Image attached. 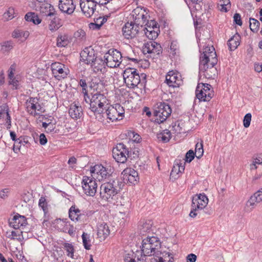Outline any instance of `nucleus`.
<instances>
[{
	"label": "nucleus",
	"mask_w": 262,
	"mask_h": 262,
	"mask_svg": "<svg viewBox=\"0 0 262 262\" xmlns=\"http://www.w3.org/2000/svg\"><path fill=\"white\" fill-rule=\"evenodd\" d=\"M122 174H123V179L128 181V183L135 184L139 180L138 173L137 171L132 168L125 169Z\"/></svg>",
	"instance_id": "nucleus-20"
},
{
	"label": "nucleus",
	"mask_w": 262,
	"mask_h": 262,
	"mask_svg": "<svg viewBox=\"0 0 262 262\" xmlns=\"http://www.w3.org/2000/svg\"><path fill=\"white\" fill-rule=\"evenodd\" d=\"M149 241H142V252L144 256L154 255V248H151V243H149Z\"/></svg>",
	"instance_id": "nucleus-33"
},
{
	"label": "nucleus",
	"mask_w": 262,
	"mask_h": 262,
	"mask_svg": "<svg viewBox=\"0 0 262 262\" xmlns=\"http://www.w3.org/2000/svg\"><path fill=\"white\" fill-rule=\"evenodd\" d=\"M124 184L117 178H111L102 183L100 188V198L109 203L115 204L117 194L120 192Z\"/></svg>",
	"instance_id": "nucleus-1"
},
{
	"label": "nucleus",
	"mask_w": 262,
	"mask_h": 262,
	"mask_svg": "<svg viewBox=\"0 0 262 262\" xmlns=\"http://www.w3.org/2000/svg\"><path fill=\"white\" fill-rule=\"evenodd\" d=\"M128 135L130 137V138H132V140L136 143L140 142V140L141 139V138L138 135V134H136L134 132H130L128 133Z\"/></svg>",
	"instance_id": "nucleus-55"
},
{
	"label": "nucleus",
	"mask_w": 262,
	"mask_h": 262,
	"mask_svg": "<svg viewBox=\"0 0 262 262\" xmlns=\"http://www.w3.org/2000/svg\"><path fill=\"white\" fill-rule=\"evenodd\" d=\"M18 81L16 79L15 77L12 78L11 79H9V84L12 85L14 89H17L18 88Z\"/></svg>",
	"instance_id": "nucleus-62"
},
{
	"label": "nucleus",
	"mask_w": 262,
	"mask_h": 262,
	"mask_svg": "<svg viewBox=\"0 0 262 262\" xmlns=\"http://www.w3.org/2000/svg\"><path fill=\"white\" fill-rule=\"evenodd\" d=\"M16 16L14 8L13 7L8 8L7 11L3 15V17L6 20H11Z\"/></svg>",
	"instance_id": "nucleus-41"
},
{
	"label": "nucleus",
	"mask_w": 262,
	"mask_h": 262,
	"mask_svg": "<svg viewBox=\"0 0 262 262\" xmlns=\"http://www.w3.org/2000/svg\"><path fill=\"white\" fill-rule=\"evenodd\" d=\"M102 115L112 122L120 120L124 117V110L120 104L108 105Z\"/></svg>",
	"instance_id": "nucleus-4"
},
{
	"label": "nucleus",
	"mask_w": 262,
	"mask_h": 262,
	"mask_svg": "<svg viewBox=\"0 0 262 262\" xmlns=\"http://www.w3.org/2000/svg\"><path fill=\"white\" fill-rule=\"evenodd\" d=\"M250 28L253 32H257L260 23L256 19L250 18Z\"/></svg>",
	"instance_id": "nucleus-43"
},
{
	"label": "nucleus",
	"mask_w": 262,
	"mask_h": 262,
	"mask_svg": "<svg viewBox=\"0 0 262 262\" xmlns=\"http://www.w3.org/2000/svg\"><path fill=\"white\" fill-rule=\"evenodd\" d=\"M158 139L164 143L168 142L171 138L170 131L168 129H165L160 134L157 135Z\"/></svg>",
	"instance_id": "nucleus-38"
},
{
	"label": "nucleus",
	"mask_w": 262,
	"mask_h": 262,
	"mask_svg": "<svg viewBox=\"0 0 262 262\" xmlns=\"http://www.w3.org/2000/svg\"><path fill=\"white\" fill-rule=\"evenodd\" d=\"M124 82L128 88H135L142 82L145 81L146 74L142 73L141 75L137 72L135 69L127 68L125 70L123 74Z\"/></svg>",
	"instance_id": "nucleus-3"
},
{
	"label": "nucleus",
	"mask_w": 262,
	"mask_h": 262,
	"mask_svg": "<svg viewBox=\"0 0 262 262\" xmlns=\"http://www.w3.org/2000/svg\"><path fill=\"white\" fill-rule=\"evenodd\" d=\"M63 249L66 251L67 253V256L73 258L74 249L73 246L71 244L64 243L63 244Z\"/></svg>",
	"instance_id": "nucleus-42"
},
{
	"label": "nucleus",
	"mask_w": 262,
	"mask_h": 262,
	"mask_svg": "<svg viewBox=\"0 0 262 262\" xmlns=\"http://www.w3.org/2000/svg\"><path fill=\"white\" fill-rule=\"evenodd\" d=\"M153 225L152 221L150 220H141L139 223L138 228L140 229H150Z\"/></svg>",
	"instance_id": "nucleus-39"
},
{
	"label": "nucleus",
	"mask_w": 262,
	"mask_h": 262,
	"mask_svg": "<svg viewBox=\"0 0 262 262\" xmlns=\"http://www.w3.org/2000/svg\"><path fill=\"white\" fill-rule=\"evenodd\" d=\"M9 225L14 229L24 228L27 225V219L25 216L19 214L15 215L13 219L9 221Z\"/></svg>",
	"instance_id": "nucleus-22"
},
{
	"label": "nucleus",
	"mask_w": 262,
	"mask_h": 262,
	"mask_svg": "<svg viewBox=\"0 0 262 262\" xmlns=\"http://www.w3.org/2000/svg\"><path fill=\"white\" fill-rule=\"evenodd\" d=\"M9 109L7 104L1 106L0 117L5 119V126L7 129L11 126V116L9 113Z\"/></svg>",
	"instance_id": "nucleus-26"
},
{
	"label": "nucleus",
	"mask_w": 262,
	"mask_h": 262,
	"mask_svg": "<svg viewBox=\"0 0 262 262\" xmlns=\"http://www.w3.org/2000/svg\"><path fill=\"white\" fill-rule=\"evenodd\" d=\"M55 124H53L51 122H50L49 127L47 128L46 132L47 133H55L56 131L55 130Z\"/></svg>",
	"instance_id": "nucleus-61"
},
{
	"label": "nucleus",
	"mask_w": 262,
	"mask_h": 262,
	"mask_svg": "<svg viewBox=\"0 0 262 262\" xmlns=\"http://www.w3.org/2000/svg\"><path fill=\"white\" fill-rule=\"evenodd\" d=\"M141 28L140 26L134 22H127L122 28L123 35L126 39L134 38L139 33Z\"/></svg>",
	"instance_id": "nucleus-12"
},
{
	"label": "nucleus",
	"mask_w": 262,
	"mask_h": 262,
	"mask_svg": "<svg viewBox=\"0 0 262 262\" xmlns=\"http://www.w3.org/2000/svg\"><path fill=\"white\" fill-rule=\"evenodd\" d=\"M184 169L185 167L184 165H183V163H179L178 162H176L172 169V172H176L177 174H178L179 173H182L183 172H184Z\"/></svg>",
	"instance_id": "nucleus-46"
},
{
	"label": "nucleus",
	"mask_w": 262,
	"mask_h": 262,
	"mask_svg": "<svg viewBox=\"0 0 262 262\" xmlns=\"http://www.w3.org/2000/svg\"><path fill=\"white\" fill-rule=\"evenodd\" d=\"M25 19L26 21L32 22L35 25H38L41 22V19L35 12H28L25 16Z\"/></svg>",
	"instance_id": "nucleus-34"
},
{
	"label": "nucleus",
	"mask_w": 262,
	"mask_h": 262,
	"mask_svg": "<svg viewBox=\"0 0 262 262\" xmlns=\"http://www.w3.org/2000/svg\"><path fill=\"white\" fill-rule=\"evenodd\" d=\"M133 253L132 254H127L125 255L124 257L125 262H136L135 258L133 257Z\"/></svg>",
	"instance_id": "nucleus-64"
},
{
	"label": "nucleus",
	"mask_w": 262,
	"mask_h": 262,
	"mask_svg": "<svg viewBox=\"0 0 262 262\" xmlns=\"http://www.w3.org/2000/svg\"><path fill=\"white\" fill-rule=\"evenodd\" d=\"M122 55L117 50L110 49L104 56V61L107 67L116 68L119 66L121 62Z\"/></svg>",
	"instance_id": "nucleus-8"
},
{
	"label": "nucleus",
	"mask_w": 262,
	"mask_h": 262,
	"mask_svg": "<svg viewBox=\"0 0 262 262\" xmlns=\"http://www.w3.org/2000/svg\"><path fill=\"white\" fill-rule=\"evenodd\" d=\"M81 61L88 64H91L97 58L95 51L91 47L85 48L80 53Z\"/></svg>",
	"instance_id": "nucleus-16"
},
{
	"label": "nucleus",
	"mask_w": 262,
	"mask_h": 262,
	"mask_svg": "<svg viewBox=\"0 0 262 262\" xmlns=\"http://www.w3.org/2000/svg\"><path fill=\"white\" fill-rule=\"evenodd\" d=\"M208 203L207 196L204 193L200 194L193 196L191 207L198 209L205 210L204 208L206 207Z\"/></svg>",
	"instance_id": "nucleus-14"
},
{
	"label": "nucleus",
	"mask_w": 262,
	"mask_h": 262,
	"mask_svg": "<svg viewBox=\"0 0 262 262\" xmlns=\"http://www.w3.org/2000/svg\"><path fill=\"white\" fill-rule=\"evenodd\" d=\"M92 173L97 174V178L100 181L105 179L111 175V169L109 170L102 165H96L91 170Z\"/></svg>",
	"instance_id": "nucleus-18"
},
{
	"label": "nucleus",
	"mask_w": 262,
	"mask_h": 262,
	"mask_svg": "<svg viewBox=\"0 0 262 262\" xmlns=\"http://www.w3.org/2000/svg\"><path fill=\"white\" fill-rule=\"evenodd\" d=\"M195 155L198 159L201 158L204 153L202 143H197L195 145Z\"/></svg>",
	"instance_id": "nucleus-44"
},
{
	"label": "nucleus",
	"mask_w": 262,
	"mask_h": 262,
	"mask_svg": "<svg viewBox=\"0 0 262 262\" xmlns=\"http://www.w3.org/2000/svg\"><path fill=\"white\" fill-rule=\"evenodd\" d=\"M82 187L86 195L93 196L97 191V184L94 178L84 176L82 181Z\"/></svg>",
	"instance_id": "nucleus-10"
},
{
	"label": "nucleus",
	"mask_w": 262,
	"mask_h": 262,
	"mask_svg": "<svg viewBox=\"0 0 262 262\" xmlns=\"http://www.w3.org/2000/svg\"><path fill=\"white\" fill-rule=\"evenodd\" d=\"M233 19L234 22L236 24L239 26L242 25V21L241 20V15L239 13H236L235 14H234Z\"/></svg>",
	"instance_id": "nucleus-59"
},
{
	"label": "nucleus",
	"mask_w": 262,
	"mask_h": 262,
	"mask_svg": "<svg viewBox=\"0 0 262 262\" xmlns=\"http://www.w3.org/2000/svg\"><path fill=\"white\" fill-rule=\"evenodd\" d=\"M87 236L88 235L85 234L84 232H83L82 235V242L83 246L85 249L90 250L91 248V245L90 243V241L88 239L89 237Z\"/></svg>",
	"instance_id": "nucleus-51"
},
{
	"label": "nucleus",
	"mask_w": 262,
	"mask_h": 262,
	"mask_svg": "<svg viewBox=\"0 0 262 262\" xmlns=\"http://www.w3.org/2000/svg\"><path fill=\"white\" fill-rule=\"evenodd\" d=\"M27 109L28 112L32 115L35 116L36 113V108H37V104H27Z\"/></svg>",
	"instance_id": "nucleus-52"
},
{
	"label": "nucleus",
	"mask_w": 262,
	"mask_h": 262,
	"mask_svg": "<svg viewBox=\"0 0 262 262\" xmlns=\"http://www.w3.org/2000/svg\"><path fill=\"white\" fill-rule=\"evenodd\" d=\"M12 36L14 38H24L26 39L29 36V32L27 31L15 30L12 33Z\"/></svg>",
	"instance_id": "nucleus-40"
},
{
	"label": "nucleus",
	"mask_w": 262,
	"mask_h": 262,
	"mask_svg": "<svg viewBox=\"0 0 262 262\" xmlns=\"http://www.w3.org/2000/svg\"><path fill=\"white\" fill-rule=\"evenodd\" d=\"M132 15L134 19V23L143 27L144 24L148 20L147 19V15L145 12L141 8H137L132 12Z\"/></svg>",
	"instance_id": "nucleus-15"
},
{
	"label": "nucleus",
	"mask_w": 262,
	"mask_h": 262,
	"mask_svg": "<svg viewBox=\"0 0 262 262\" xmlns=\"http://www.w3.org/2000/svg\"><path fill=\"white\" fill-rule=\"evenodd\" d=\"M159 31H155L153 30V31H144L143 33L145 34L146 37L150 40H154L158 36Z\"/></svg>",
	"instance_id": "nucleus-48"
},
{
	"label": "nucleus",
	"mask_w": 262,
	"mask_h": 262,
	"mask_svg": "<svg viewBox=\"0 0 262 262\" xmlns=\"http://www.w3.org/2000/svg\"><path fill=\"white\" fill-rule=\"evenodd\" d=\"M107 102L104 104H100L96 105V111L94 109H90L93 112L96 116V118L100 122H103L104 121V116H103V113L105 108L108 105Z\"/></svg>",
	"instance_id": "nucleus-27"
},
{
	"label": "nucleus",
	"mask_w": 262,
	"mask_h": 262,
	"mask_svg": "<svg viewBox=\"0 0 262 262\" xmlns=\"http://www.w3.org/2000/svg\"><path fill=\"white\" fill-rule=\"evenodd\" d=\"M251 120V114L250 113L247 114L243 120V124L245 127L247 128L250 126Z\"/></svg>",
	"instance_id": "nucleus-54"
},
{
	"label": "nucleus",
	"mask_w": 262,
	"mask_h": 262,
	"mask_svg": "<svg viewBox=\"0 0 262 262\" xmlns=\"http://www.w3.org/2000/svg\"><path fill=\"white\" fill-rule=\"evenodd\" d=\"M177 78L176 74L173 73L172 71L169 72L166 76L165 81L169 86L177 87L179 85L177 81Z\"/></svg>",
	"instance_id": "nucleus-32"
},
{
	"label": "nucleus",
	"mask_w": 262,
	"mask_h": 262,
	"mask_svg": "<svg viewBox=\"0 0 262 262\" xmlns=\"http://www.w3.org/2000/svg\"><path fill=\"white\" fill-rule=\"evenodd\" d=\"M39 206L41 208L45 213L48 212V206L46 200L44 197H41L39 200Z\"/></svg>",
	"instance_id": "nucleus-50"
},
{
	"label": "nucleus",
	"mask_w": 262,
	"mask_h": 262,
	"mask_svg": "<svg viewBox=\"0 0 262 262\" xmlns=\"http://www.w3.org/2000/svg\"><path fill=\"white\" fill-rule=\"evenodd\" d=\"M143 52L144 54L156 53L157 55H160L162 53V48L159 43L150 41L145 43Z\"/></svg>",
	"instance_id": "nucleus-19"
},
{
	"label": "nucleus",
	"mask_w": 262,
	"mask_h": 262,
	"mask_svg": "<svg viewBox=\"0 0 262 262\" xmlns=\"http://www.w3.org/2000/svg\"><path fill=\"white\" fill-rule=\"evenodd\" d=\"M16 64H12L8 70V78L11 79L14 77V72L15 71Z\"/></svg>",
	"instance_id": "nucleus-56"
},
{
	"label": "nucleus",
	"mask_w": 262,
	"mask_h": 262,
	"mask_svg": "<svg viewBox=\"0 0 262 262\" xmlns=\"http://www.w3.org/2000/svg\"><path fill=\"white\" fill-rule=\"evenodd\" d=\"M151 262H173V255L169 252H160L159 255L151 259Z\"/></svg>",
	"instance_id": "nucleus-24"
},
{
	"label": "nucleus",
	"mask_w": 262,
	"mask_h": 262,
	"mask_svg": "<svg viewBox=\"0 0 262 262\" xmlns=\"http://www.w3.org/2000/svg\"><path fill=\"white\" fill-rule=\"evenodd\" d=\"M106 97L102 94L96 93L92 95L90 100V109H94L96 111V105L100 104H104L107 102Z\"/></svg>",
	"instance_id": "nucleus-23"
},
{
	"label": "nucleus",
	"mask_w": 262,
	"mask_h": 262,
	"mask_svg": "<svg viewBox=\"0 0 262 262\" xmlns=\"http://www.w3.org/2000/svg\"><path fill=\"white\" fill-rule=\"evenodd\" d=\"M74 35L76 38L82 39L85 36V33L83 30H79L75 33Z\"/></svg>",
	"instance_id": "nucleus-63"
},
{
	"label": "nucleus",
	"mask_w": 262,
	"mask_h": 262,
	"mask_svg": "<svg viewBox=\"0 0 262 262\" xmlns=\"http://www.w3.org/2000/svg\"><path fill=\"white\" fill-rule=\"evenodd\" d=\"M69 43L67 35H59L57 38V46L59 47H65Z\"/></svg>",
	"instance_id": "nucleus-37"
},
{
	"label": "nucleus",
	"mask_w": 262,
	"mask_h": 262,
	"mask_svg": "<svg viewBox=\"0 0 262 262\" xmlns=\"http://www.w3.org/2000/svg\"><path fill=\"white\" fill-rule=\"evenodd\" d=\"M23 231L22 230H12L11 232L7 231L6 235L8 238L21 240L24 239Z\"/></svg>",
	"instance_id": "nucleus-36"
},
{
	"label": "nucleus",
	"mask_w": 262,
	"mask_h": 262,
	"mask_svg": "<svg viewBox=\"0 0 262 262\" xmlns=\"http://www.w3.org/2000/svg\"><path fill=\"white\" fill-rule=\"evenodd\" d=\"M51 70L55 78L58 80L66 78L69 73V70L66 66L60 62L53 63Z\"/></svg>",
	"instance_id": "nucleus-11"
},
{
	"label": "nucleus",
	"mask_w": 262,
	"mask_h": 262,
	"mask_svg": "<svg viewBox=\"0 0 262 262\" xmlns=\"http://www.w3.org/2000/svg\"><path fill=\"white\" fill-rule=\"evenodd\" d=\"M241 36L237 33H235L228 41V46L231 51L235 50L239 45Z\"/></svg>",
	"instance_id": "nucleus-30"
},
{
	"label": "nucleus",
	"mask_w": 262,
	"mask_h": 262,
	"mask_svg": "<svg viewBox=\"0 0 262 262\" xmlns=\"http://www.w3.org/2000/svg\"><path fill=\"white\" fill-rule=\"evenodd\" d=\"M58 7L62 12L71 15L74 12L76 6L73 0H59Z\"/></svg>",
	"instance_id": "nucleus-21"
},
{
	"label": "nucleus",
	"mask_w": 262,
	"mask_h": 262,
	"mask_svg": "<svg viewBox=\"0 0 262 262\" xmlns=\"http://www.w3.org/2000/svg\"><path fill=\"white\" fill-rule=\"evenodd\" d=\"M217 59L214 48L206 46L203 48V53L200 57V70L207 72L208 69H211L217 63Z\"/></svg>",
	"instance_id": "nucleus-2"
},
{
	"label": "nucleus",
	"mask_w": 262,
	"mask_h": 262,
	"mask_svg": "<svg viewBox=\"0 0 262 262\" xmlns=\"http://www.w3.org/2000/svg\"><path fill=\"white\" fill-rule=\"evenodd\" d=\"M69 114L74 119L80 118L83 115L82 107L76 104H71L69 110Z\"/></svg>",
	"instance_id": "nucleus-29"
},
{
	"label": "nucleus",
	"mask_w": 262,
	"mask_h": 262,
	"mask_svg": "<svg viewBox=\"0 0 262 262\" xmlns=\"http://www.w3.org/2000/svg\"><path fill=\"white\" fill-rule=\"evenodd\" d=\"M159 241L155 242V243H151V248H154V256L156 257V255H159L160 252L158 250V248L159 246Z\"/></svg>",
	"instance_id": "nucleus-58"
},
{
	"label": "nucleus",
	"mask_w": 262,
	"mask_h": 262,
	"mask_svg": "<svg viewBox=\"0 0 262 262\" xmlns=\"http://www.w3.org/2000/svg\"><path fill=\"white\" fill-rule=\"evenodd\" d=\"M104 62H105L104 60L103 61L100 58H97L91 64L93 71L95 73H98L99 72H102L104 71L105 70Z\"/></svg>",
	"instance_id": "nucleus-31"
},
{
	"label": "nucleus",
	"mask_w": 262,
	"mask_h": 262,
	"mask_svg": "<svg viewBox=\"0 0 262 262\" xmlns=\"http://www.w3.org/2000/svg\"><path fill=\"white\" fill-rule=\"evenodd\" d=\"M179 53V47L176 42L172 41L170 47V54L171 57H174Z\"/></svg>",
	"instance_id": "nucleus-45"
},
{
	"label": "nucleus",
	"mask_w": 262,
	"mask_h": 262,
	"mask_svg": "<svg viewBox=\"0 0 262 262\" xmlns=\"http://www.w3.org/2000/svg\"><path fill=\"white\" fill-rule=\"evenodd\" d=\"M40 12L46 17V18L53 17L55 15H58L54 6L48 3L42 5L41 7Z\"/></svg>",
	"instance_id": "nucleus-28"
},
{
	"label": "nucleus",
	"mask_w": 262,
	"mask_h": 262,
	"mask_svg": "<svg viewBox=\"0 0 262 262\" xmlns=\"http://www.w3.org/2000/svg\"><path fill=\"white\" fill-rule=\"evenodd\" d=\"M191 210L189 213V215L191 217H195L197 215H199V217H201L203 213L206 211V210L198 209L194 207H191Z\"/></svg>",
	"instance_id": "nucleus-49"
},
{
	"label": "nucleus",
	"mask_w": 262,
	"mask_h": 262,
	"mask_svg": "<svg viewBox=\"0 0 262 262\" xmlns=\"http://www.w3.org/2000/svg\"><path fill=\"white\" fill-rule=\"evenodd\" d=\"M46 20L48 21L49 29L52 32H55L62 26L61 20L57 15L46 18Z\"/></svg>",
	"instance_id": "nucleus-25"
},
{
	"label": "nucleus",
	"mask_w": 262,
	"mask_h": 262,
	"mask_svg": "<svg viewBox=\"0 0 262 262\" xmlns=\"http://www.w3.org/2000/svg\"><path fill=\"white\" fill-rule=\"evenodd\" d=\"M169 105L165 102H158L155 105L154 115L156 117V122L158 123L164 122L171 114Z\"/></svg>",
	"instance_id": "nucleus-5"
},
{
	"label": "nucleus",
	"mask_w": 262,
	"mask_h": 262,
	"mask_svg": "<svg viewBox=\"0 0 262 262\" xmlns=\"http://www.w3.org/2000/svg\"><path fill=\"white\" fill-rule=\"evenodd\" d=\"M145 28L143 29V32L147 31H159V27L158 23L155 20H147L144 24Z\"/></svg>",
	"instance_id": "nucleus-35"
},
{
	"label": "nucleus",
	"mask_w": 262,
	"mask_h": 262,
	"mask_svg": "<svg viewBox=\"0 0 262 262\" xmlns=\"http://www.w3.org/2000/svg\"><path fill=\"white\" fill-rule=\"evenodd\" d=\"M262 202V187L252 195L246 203L245 210L251 211L255 207L256 203Z\"/></svg>",
	"instance_id": "nucleus-13"
},
{
	"label": "nucleus",
	"mask_w": 262,
	"mask_h": 262,
	"mask_svg": "<svg viewBox=\"0 0 262 262\" xmlns=\"http://www.w3.org/2000/svg\"><path fill=\"white\" fill-rule=\"evenodd\" d=\"M97 238L100 241H104L110 234V230H96Z\"/></svg>",
	"instance_id": "nucleus-47"
},
{
	"label": "nucleus",
	"mask_w": 262,
	"mask_h": 262,
	"mask_svg": "<svg viewBox=\"0 0 262 262\" xmlns=\"http://www.w3.org/2000/svg\"><path fill=\"white\" fill-rule=\"evenodd\" d=\"M69 216L74 222H82L86 217L83 211L78 209L76 205H72L69 210Z\"/></svg>",
	"instance_id": "nucleus-17"
},
{
	"label": "nucleus",
	"mask_w": 262,
	"mask_h": 262,
	"mask_svg": "<svg viewBox=\"0 0 262 262\" xmlns=\"http://www.w3.org/2000/svg\"><path fill=\"white\" fill-rule=\"evenodd\" d=\"M113 158L118 163H125L130 156L128 149L123 143L116 145L112 150Z\"/></svg>",
	"instance_id": "nucleus-7"
},
{
	"label": "nucleus",
	"mask_w": 262,
	"mask_h": 262,
	"mask_svg": "<svg viewBox=\"0 0 262 262\" xmlns=\"http://www.w3.org/2000/svg\"><path fill=\"white\" fill-rule=\"evenodd\" d=\"M21 142H22V140L20 139L19 138H17V140H16L14 141V145H13V149L14 150H19L21 146Z\"/></svg>",
	"instance_id": "nucleus-60"
},
{
	"label": "nucleus",
	"mask_w": 262,
	"mask_h": 262,
	"mask_svg": "<svg viewBox=\"0 0 262 262\" xmlns=\"http://www.w3.org/2000/svg\"><path fill=\"white\" fill-rule=\"evenodd\" d=\"M97 4L103 5V2L95 1L94 0H80V6L84 15L90 17L96 10Z\"/></svg>",
	"instance_id": "nucleus-9"
},
{
	"label": "nucleus",
	"mask_w": 262,
	"mask_h": 262,
	"mask_svg": "<svg viewBox=\"0 0 262 262\" xmlns=\"http://www.w3.org/2000/svg\"><path fill=\"white\" fill-rule=\"evenodd\" d=\"M195 154L192 150H189L186 154L185 159L186 161L187 162H190L194 158Z\"/></svg>",
	"instance_id": "nucleus-57"
},
{
	"label": "nucleus",
	"mask_w": 262,
	"mask_h": 262,
	"mask_svg": "<svg viewBox=\"0 0 262 262\" xmlns=\"http://www.w3.org/2000/svg\"><path fill=\"white\" fill-rule=\"evenodd\" d=\"M214 96L212 86L208 83H199L195 90V96L200 101H209Z\"/></svg>",
	"instance_id": "nucleus-6"
},
{
	"label": "nucleus",
	"mask_w": 262,
	"mask_h": 262,
	"mask_svg": "<svg viewBox=\"0 0 262 262\" xmlns=\"http://www.w3.org/2000/svg\"><path fill=\"white\" fill-rule=\"evenodd\" d=\"M14 46V43L12 41H7L4 42L2 45V49L5 51L11 50Z\"/></svg>",
	"instance_id": "nucleus-53"
}]
</instances>
